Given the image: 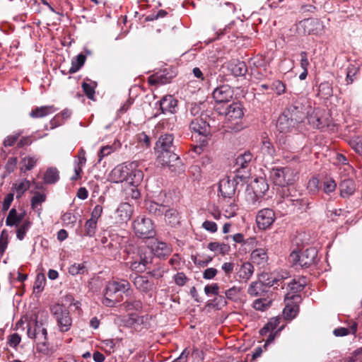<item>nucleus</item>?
Returning a JSON list of instances; mask_svg holds the SVG:
<instances>
[{
    "label": "nucleus",
    "instance_id": "nucleus-1",
    "mask_svg": "<svg viewBox=\"0 0 362 362\" xmlns=\"http://www.w3.org/2000/svg\"><path fill=\"white\" fill-rule=\"evenodd\" d=\"M154 148L158 153V158L162 165L167 166L174 173L180 174L185 171L180 158L175 153L173 134H161L158 137Z\"/></svg>",
    "mask_w": 362,
    "mask_h": 362
},
{
    "label": "nucleus",
    "instance_id": "nucleus-2",
    "mask_svg": "<svg viewBox=\"0 0 362 362\" xmlns=\"http://www.w3.org/2000/svg\"><path fill=\"white\" fill-rule=\"evenodd\" d=\"M28 337L34 339L37 342V351L40 353H47L49 350V344L47 339V331L43 327V323L39 322L37 318L33 321V325L28 324L27 330Z\"/></svg>",
    "mask_w": 362,
    "mask_h": 362
},
{
    "label": "nucleus",
    "instance_id": "nucleus-3",
    "mask_svg": "<svg viewBox=\"0 0 362 362\" xmlns=\"http://www.w3.org/2000/svg\"><path fill=\"white\" fill-rule=\"evenodd\" d=\"M224 115L226 119L228 121V124L226 127V131L239 132L243 129V124L240 120L244 115L243 108L240 103H233L229 105L226 110L220 112Z\"/></svg>",
    "mask_w": 362,
    "mask_h": 362
},
{
    "label": "nucleus",
    "instance_id": "nucleus-4",
    "mask_svg": "<svg viewBox=\"0 0 362 362\" xmlns=\"http://www.w3.org/2000/svg\"><path fill=\"white\" fill-rule=\"evenodd\" d=\"M317 251L314 247L300 251H293L289 255V262L296 269L308 268L315 264Z\"/></svg>",
    "mask_w": 362,
    "mask_h": 362
},
{
    "label": "nucleus",
    "instance_id": "nucleus-5",
    "mask_svg": "<svg viewBox=\"0 0 362 362\" xmlns=\"http://www.w3.org/2000/svg\"><path fill=\"white\" fill-rule=\"evenodd\" d=\"M296 177L294 170L289 167L272 168L270 170V178L274 184L281 187L293 184Z\"/></svg>",
    "mask_w": 362,
    "mask_h": 362
},
{
    "label": "nucleus",
    "instance_id": "nucleus-6",
    "mask_svg": "<svg viewBox=\"0 0 362 362\" xmlns=\"http://www.w3.org/2000/svg\"><path fill=\"white\" fill-rule=\"evenodd\" d=\"M51 313L57 321L59 331L68 332L72 325V318L69 310L64 305L57 303L51 308Z\"/></svg>",
    "mask_w": 362,
    "mask_h": 362
},
{
    "label": "nucleus",
    "instance_id": "nucleus-7",
    "mask_svg": "<svg viewBox=\"0 0 362 362\" xmlns=\"http://www.w3.org/2000/svg\"><path fill=\"white\" fill-rule=\"evenodd\" d=\"M133 228L135 235L139 238H151L156 235L152 221L145 216H138L134 221Z\"/></svg>",
    "mask_w": 362,
    "mask_h": 362
},
{
    "label": "nucleus",
    "instance_id": "nucleus-8",
    "mask_svg": "<svg viewBox=\"0 0 362 362\" xmlns=\"http://www.w3.org/2000/svg\"><path fill=\"white\" fill-rule=\"evenodd\" d=\"M305 101V98H298L294 100L293 103L284 111L285 114L292 118L298 124L303 122L308 113L306 107L303 104Z\"/></svg>",
    "mask_w": 362,
    "mask_h": 362
},
{
    "label": "nucleus",
    "instance_id": "nucleus-9",
    "mask_svg": "<svg viewBox=\"0 0 362 362\" xmlns=\"http://www.w3.org/2000/svg\"><path fill=\"white\" fill-rule=\"evenodd\" d=\"M176 76V69L172 66H168L149 76L148 82L149 84L154 86L165 85L170 83Z\"/></svg>",
    "mask_w": 362,
    "mask_h": 362
},
{
    "label": "nucleus",
    "instance_id": "nucleus-10",
    "mask_svg": "<svg viewBox=\"0 0 362 362\" xmlns=\"http://www.w3.org/2000/svg\"><path fill=\"white\" fill-rule=\"evenodd\" d=\"M252 154L246 151L238 156L235 160V177L240 181L244 180L250 176V163L252 159Z\"/></svg>",
    "mask_w": 362,
    "mask_h": 362
},
{
    "label": "nucleus",
    "instance_id": "nucleus-11",
    "mask_svg": "<svg viewBox=\"0 0 362 362\" xmlns=\"http://www.w3.org/2000/svg\"><path fill=\"white\" fill-rule=\"evenodd\" d=\"M189 128L193 132L197 133L201 136L200 142L203 144H207L208 139L211 136V128L209 123L202 118V116L192 119Z\"/></svg>",
    "mask_w": 362,
    "mask_h": 362
},
{
    "label": "nucleus",
    "instance_id": "nucleus-12",
    "mask_svg": "<svg viewBox=\"0 0 362 362\" xmlns=\"http://www.w3.org/2000/svg\"><path fill=\"white\" fill-rule=\"evenodd\" d=\"M151 316L149 315H139L136 313H129L127 315L126 324L135 330H141L150 327Z\"/></svg>",
    "mask_w": 362,
    "mask_h": 362
},
{
    "label": "nucleus",
    "instance_id": "nucleus-13",
    "mask_svg": "<svg viewBox=\"0 0 362 362\" xmlns=\"http://www.w3.org/2000/svg\"><path fill=\"white\" fill-rule=\"evenodd\" d=\"M306 285L305 279L303 281H297L292 279L287 285V289L289 291L284 296V301L291 300L295 303H298L301 300L300 296L298 294L301 292Z\"/></svg>",
    "mask_w": 362,
    "mask_h": 362
},
{
    "label": "nucleus",
    "instance_id": "nucleus-14",
    "mask_svg": "<svg viewBox=\"0 0 362 362\" xmlns=\"http://www.w3.org/2000/svg\"><path fill=\"white\" fill-rule=\"evenodd\" d=\"M234 91L228 84L218 86L212 91V98L216 103H226L231 100Z\"/></svg>",
    "mask_w": 362,
    "mask_h": 362
},
{
    "label": "nucleus",
    "instance_id": "nucleus-15",
    "mask_svg": "<svg viewBox=\"0 0 362 362\" xmlns=\"http://www.w3.org/2000/svg\"><path fill=\"white\" fill-rule=\"evenodd\" d=\"M134 167V165H133ZM132 170L130 162H125L115 167L110 174V180L115 183L126 182L129 171Z\"/></svg>",
    "mask_w": 362,
    "mask_h": 362
},
{
    "label": "nucleus",
    "instance_id": "nucleus-16",
    "mask_svg": "<svg viewBox=\"0 0 362 362\" xmlns=\"http://www.w3.org/2000/svg\"><path fill=\"white\" fill-rule=\"evenodd\" d=\"M275 221L274 211L269 208H265L258 211L256 216V222L261 230L269 228Z\"/></svg>",
    "mask_w": 362,
    "mask_h": 362
},
{
    "label": "nucleus",
    "instance_id": "nucleus-17",
    "mask_svg": "<svg viewBox=\"0 0 362 362\" xmlns=\"http://www.w3.org/2000/svg\"><path fill=\"white\" fill-rule=\"evenodd\" d=\"M238 180L235 176L232 180L227 177L220 180L218 190L223 197L231 198L235 194Z\"/></svg>",
    "mask_w": 362,
    "mask_h": 362
},
{
    "label": "nucleus",
    "instance_id": "nucleus-18",
    "mask_svg": "<svg viewBox=\"0 0 362 362\" xmlns=\"http://www.w3.org/2000/svg\"><path fill=\"white\" fill-rule=\"evenodd\" d=\"M323 112L320 110H315L311 113L308 111L306 117L309 124L314 128L322 129L329 125V121L323 115Z\"/></svg>",
    "mask_w": 362,
    "mask_h": 362
},
{
    "label": "nucleus",
    "instance_id": "nucleus-19",
    "mask_svg": "<svg viewBox=\"0 0 362 362\" xmlns=\"http://www.w3.org/2000/svg\"><path fill=\"white\" fill-rule=\"evenodd\" d=\"M299 25L306 35H317L322 30V22L317 18H306L300 21Z\"/></svg>",
    "mask_w": 362,
    "mask_h": 362
},
{
    "label": "nucleus",
    "instance_id": "nucleus-20",
    "mask_svg": "<svg viewBox=\"0 0 362 362\" xmlns=\"http://www.w3.org/2000/svg\"><path fill=\"white\" fill-rule=\"evenodd\" d=\"M129 279L132 281L136 288L141 293H148L153 290V282L149 281L145 276L131 274Z\"/></svg>",
    "mask_w": 362,
    "mask_h": 362
},
{
    "label": "nucleus",
    "instance_id": "nucleus-21",
    "mask_svg": "<svg viewBox=\"0 0 362 362\" xmlns=\"http://www.w3.org/2000/svg\"><path fill=\"white\" fill-rule=\"evenodd\" d=\"M124 238V237L117 234L110 235V241L103 248L105 255L111 257L115 256L122 248V241Z\"/></svg>",
    "mask_w": 362,
    "mask_h": 362
},
{
    "label": "nucleus",
    "instance_id": "nucleus-22",
    "mask_svg": "<svg viewBox=\"0 0 362 362\" xmlns=\"http://www.w3.org/2000/svg\"><path fill=\"white\" fill-rule=\"evenodd\" d=\"M297 126L298 124L296 123L292 118L289 117L284 112L279 117L276 122V128L280 133L286 134L291 132L297 127Z\"/></svg>",
    "mask_w": 362,
    "mask_h": 362
},
{
    "label": "nucleus",
    "instance_id": "nucleus-23",
    "mask_svg": "<svg viewBox=\"0 0 362 362\" xmlns=\"http://www.w3.org/2000/svg\"><path fill=\"white\" fill-rule=\"evenodd\" d=\"M339 195L343 199H347L354 194L356 190L355 181L349 177L343 178L339 184Z\"/></svg>",
    "mask_w": 362,
    "mask_h": 362
},
{
    "label": "nucleus",
    "instance_id": "nucleus-24",
    "mask_svg": "<svg viewBox=\"0 0 362 362\" xmlns=\"http://www.w3.org/2000/svg\"><path fill=\"white\" fill-rule=\"evenodd\" d=\"M133 213V207L127 202L121 203L115 212L117 223H127L131 218Z\"/></svg>",
    "mask_w": 362,
    "mask_h": 362
},
{
    "label": "nucleus",
    "instance_id": "nucleus-25",
    "mask_svg": "<svg viewBox=\"0 0 362 362\" xmlns=\"http://www.w3.org/2000/svg\"><path fill=\"white\" fill-rule=\"evenodd\" d=\"M130 165L132 166V170L129 171L127 175L126 182L130 184L133 187H137L144 179V173L141 168H139V163L138 161L130 162Z\"/></svg>",
    "mask_w": 362,
    "mask_h": 362
},
{
    "label": "nucleus",
    "instance_id": "nucleus-26",
    "mask_svg": "<svg viewBox=\"0 0 362 362\" xmlns=\"http://www.w3.org/2000/svg\"><path fill=\"white\" fill-rule=\"evenodd\" d=\"M259 279L266 288H270L276 285L277 286H281V287L284 288L285 284H283V283L284 279H286V276L283 275L275 276L273 274L262 273L259 276Z\"/></svg>",
    "mask_w": 362,
    "mask_h": 362
},
{
    "label": "nucleus",
    "instance_id": "nucleus-27",
    "mask_svg": "<svg viewBox=\"0 0 362 362\" xmlns=\"http://www.w3.org/2000/svg\"><path fill=\"white\" fill-rule=\"evenodd\" d=\"M124 252L127 254V262L125 264L128 268L138 273H142L146 270L143 264L141 263L139 259L137 260L136 255H132V250L131 248H126Z\"/></svg>",
    "mask_w": 362,
    "mask_h": 362
},
{
    "label": "nucleus",
    "instance_id": "nucleus-28",
    "mask_svg": "<svg viewBox=\"0 0 362 362\" xmlns=\"http://www.w3.org/2000/svg\"><path fill=\"white\" fill-rule=\"evenodd\" d=\"M25 214L26 212L24 210L18 213L16 208H12L6 218V225L9 227L17 228L25 220Z\"/></svg>",
    "mask_w": 362,
    "mask_h": 362
},
{
    "label": "nucleus",
    "instance_id": "nucleus-29",
    "mask_svg": "<svg viewBox=\"0 0 362 362\" xmlns=\"http://www.w3.org/2000/svg\"><path fill=\"white\" fill-rule=\"evenodd\" d=\"M159 105L162 113H175L177 106V100L173 95H166L159 101Z\"/></svg>",
    "mask_w": 362,
    "mask_h": 362
},
{
    "label": "nucleus",
    "instance_id": "nucleus-30",
    "mask_svg": "<svg viewBox=\"0 0 362 362\" xmlns=\"http://www.w3.org/2000/svg\"><path fill=\"white\" fill-rule=\"evenodd\" d=\"M228 69L235 77L244 76L247 72L245 62L239 60H232L228 64Z\"/></svg>",
    "mask_w": 362,
    "mask_h": 362
},
{
    "label": "nucleus",
    "instance_id": "nucleus-31",
    "mask_svg": "<svg viewBox=\"0 0 362 362\" xmlns=\"http://www.w3.org/2000/svg\"><path fill=\"white\" fill-rule=\"evenodd\" d=\"M151 252L159 258H165L169 256L172 252L170 245L164 242L156 241L151 246Z\"/></svg>",
    "mask_w": 362,
    "mask_h": 362
},
{
    "label": "nucleus",
    "instance_id": "nucleus-32",
    "mask_svg": "<svg viewBox=\"0 0 362 362\" xmlns=\"http://www.w3.org/2000/svg\"><path fill=\"white\" fill-rule=\"evenodd\" d=\"M132 255H135L137 260L139 259L144 267L146 269L147 265L151 262V252L146 247H132Z\"/></svg>",
    "mask_w": 362,
    "mask_h": 362
},
{
    "label": "nucleus",
    "instance_id": "nucleus-33",
    "mask_svg": "<svg viewBox=\"0 0 362 362\" xmlns=\"http://www.w3.org/2000/svg\"><path fill=\"white\" fill-rule=\"evenodd\" d=\"M250 259L252 263L262 267H264L268 261V255L266 250L263 248L254 250L250 255Z\"/></svg>",
    "mask_w": 362,
    "mask_h": 362
},
{
    "label": "nucleus",
    "instance_id": "nucleus-34",
    "mask_svg": "<svg viewBox=\"0 0 362 362\" xmlns=\"http://www.w3.org/2000/svg\"><path fill=\"white\" fill-rule=\"evenodd\" d=\"M165 205L160 204L152 200H146L144 202V208L151 215L155 216H163L164 211H165Z\"/></svg>",
    "mask_w": 362,
    "mask_h": 362
},
{
    "label": "nucleus",
    "instance_id": "nucleus-35",
    "mask_svg": "<svg viewBox=\"0 0 362 362\" xmlns=\"http://www.w3.org/2000/svg\"><path fill=\"white\" fill-rule=\"evenodd\" d=\"M252 189L256 197H262L269 189V185L263 178L255 179Z\"/></svg>",
    "mask_w": 362,
    "mask_h": 362
},
{
    "label": "nucleus",
    "instance_id": "nucleus-36",
    "mask_svg": "<svg viewBox=\"0 0 362 362\" xmlns=\"http://www.w3.org/2000/svg\"><path fill=\"white\" fill-rule=\"evenodd\" d=\"M254 273V267L249 262H243L237 272L238 276L243 281L247 282Z\"/></svg>",
    "mask_w": 362,
    "mask_h": 362
},
{
    "label": "nucleus",
    "instance_id": "nucleus-37",
    "mask_svg": "<svg viewBox=\"0 0 362 362\" xmlns=\"http://www.w3.org/2000/svg\"><path fill=\"white\" fill-rule=\"evenodd\" d=\"M55 110L56 109L53 105L37 107L31 110L29 115L32 118H40L54 112Z\"/></svg>",
    "mask_w": 362,
    "mask_h": 362
},
{
    "label": "nucleus",
    "instance_id": "nucleus-38",
    "mask_svg": "<svg viewBox=\"0 0 362 362\" xmlns=\"http://www.w3.org/2000/svg\"><path fill=\"white\" fill-rule=\"evenodd\" d=\"M122 308L126 311L141 312L143 309V302L140 299L130 298L127 299L122 304Z\"/></svg>",
    "mask_w": 362,
    "mask_h": 362
},
{
    "label": "nucleus",
    "instance_id": "nucleus-39",
    "mask_svg": "<svg viewBox=\"0 0 362 362\" xmlns=\"http://www.w3.org/2000/svg\"><path fill=\"white\" fill-rule=\"evenodd\" d=\"M59 180V172L55 167L48 168L43 176V181L45 184L53 185Z\"/></svg>",
    "mask_w": 362,
    "mask_h": 362
},
{
    "label": "nucleus",
    "instance_id": "nucleus-40",
    "mask_svg": "<svg viewBox=\"0 0 362 362\" xmlns=\"http://www.w3.org/2000/svg\"><path fill=\"white\" fill-rule=\"evenodd\" d=\"M30 187V182L27 179H23L18 183L13 184L11 190L16 193V199H20Z\"/></svg>",
    "mask_w": 362,
    "mask_h": 362
},
{
    "label": "nucleus",
    "instance_id": "nucleus-41",
    "mask_svg": "<svg viewBox=\"0 0 362 362\" xmlns=\"http://www.w3.org/2000/svg\"><path fill=\"white\" fill-rule=\"evenodd\" d=\"M165 222L170 226L175 227L180 223V216L177 211L175 209H167L164 211Z\"/></svg>",
    "mask_w": 362,
    "mask_h": 362
},
{
    "label": "nucleus",
    "instance_id": "nucleus-42",
    "mask_svg": "<svg viewBox=\"0 0 362 362\" xmlns=\"http://www.w3.org/2000/svg\"><path fill=\"white\" fill-rule=\"evenodd\" d=\"M38 158L35 156H28L22 158L21 171L25 173L34 168L37 165Z\"/></svg>",
    "mask_w": 362,
    "mask_h": 362
},
{
    "label": "nucleus",
    "instance_id": "nucleus-43",
    "mask_svg": "<svg viewBox=\"0 0 362 362\" xmlns=\"http://www.w3.org/2000/svg\"><path fill=\"white\" fill-rule=\"evenodd\" d=\"M96 87L97 83L88 78H86L82 83L83 90L87 98L90 100H94L95 93V90Z\"/></svg>",
    "mask_w": 362,
    "mask_h": 362
},
{
    "label": "nucleus",
    "instance_id": "nucleus-44",
    "mask_svg": "<svg viewBox=\"0 0 362 362\" xmlns=\"http://www.w3.org/2000/svg\"><path fill=\"white\" fill-rule=\"evenodd\" d=\"M266 291V287L259 279L257 281L252 282L247 289L248 294L252 297L260 296Z\"/></svg>",
    "mask_w": 362,
    "mask_h": 362
},
{
    "label": "nucleus",
    "instance_id": "nucleus-45",
    "mask_svg": "<svg viewBox=\"0 0 362 362\" xmlns=\"http://www.w3.org/2000/svg\"><path fill=\"white\" fill-rule=\"evenodd\" d=\"M288 202L291 203L293 206H298V208L300 209L306 210L310 208L308 200L305 198L292 199L287 197L284 201L279 202L278 204L281 207L284 203L288 204Z\"/></svg>",
    "mask_w": 362,
    "mask_h": 362
},
{
    "label": "nucleus",
    "instance_id": "nucleus-46",
    "mask_svg": "<svg viewBox=\"0 0 362 362\" xmlns=\"http://www.w3.org/2000/svg\"><path fill=\"white\" fill-rule=\"evenodd\" d=\"M332 85L328 81H324L320 83L317 95L322 98L328 99L332 95Z\"/></svg>",
    "mask_w": 362,
    "mask_h": 362
},
{
    "label": "nucleus",
    "instance_id": "nucleus-47",
    "mask_svg": "<svg viewBox=\"0 0 362 362\" xmlns=\"http://www.w3.org/2000/svg\"><path fill=\"white\" fill-rule=\"evenodd\" d=\"M358 325L356 322H353L349 328L338 327L334 329L333 334L336 337H344L349 334H355L357 331Z\"/></svg>",
    "mask_w": 362,
    "mask_h": 362
},
{
    "label": "nucleus",
    "instance_id": "nucleus-48",
    "mask_svg": "<svg viewBox=\"0 0 362 362\" xmlns=\"http://www.w3.org/2000/svg\"><path fill=\"white\" fill-rule=\"evenodd\" d=\"M279 323V318L274 317L270 319V320L259 330V334L261 336H266L269 332H274V330L277 329Z\"/></svg>",
    "mask_w": 362,
    "mask_h": 362
},
{
    "label": "nucleus",
    "instance_id": "nucleus-49",
    "mask_svg": "<svg viewBox=\"0 0 362 362\" xmlns=\"http://www.w3.org/2000/svg\"><path fill=\"white\" fill-rule=\"evenodd\" d=\"M32 223L29 219L24 220L21 225L17 227L16 230V238L19 240H23L27 232L31 228Z\"/></svg>",
    "mask_w": 362,
    "mask_h": 362
},
{
    "label": "nucleus",
    "instance_id": "nucleus-50",
    "mask_svg": "<svg viewBox=\"0 0 362 362\" xmlns=\"http://www.w3.org/2000/svg\"><path fill=\"white\" fill-rule=\"evenodd\" d=\"M86 61V56L83 54H79L76 57L72 59L71 66L69 69V74H74L77 72L84 64Z\"/></svg>",
    "mask_w": 362,
    "mask_h": 362
},
{
    "label": "nucleus",
    "instance_id": "nucleus-51",
    "mask_svg": "<svg viewBox=\"0 0 362 362\" xmlns=\"http://www.w3.org/2000/svg\"><path fill=\"white\" fill-rule=\"evenodd\" d=\"M112 284L115 286L117 292L122 291L124 293L129 295L131 290V285L129 282L126 279H120L119 281H111Z\"/></svg>",
    "mask_w": 362,
    "mask_h": 362
},
{
    "label": "nucleus",
    "instance_id": "nucleus-52",
    "mask_svg": "<svg viewBox=\"0 0 362 362\" xmlns=\"http://www.w3.org/2000/svg\"><path fill=\"white\" fill-rule=\"evenodd\" d=\"M285 302L286 303V305L283 310V313H284L285 317L289 318V319L294 318L296 316L298 310V306L296 305H293V306H291L290 305V303H295L294 301L288 300V301H285Z\"/></svg>",
    "mask_w": 362,
    "mask_h": 362
},
{
    "label": "nucleus",
    "instance_id": "nucleus-53",
    "mask_svg": "<svg viewBox=\"0 0 362 362\" xmlns=\"http://www.w3.org/2000/svg\"><path fill=\"white\" fill-rule=\"evenodd\" d=\"M358 71V66L356 64H350L346 68V84L352 83L355 80V76Z\"/></svg>",
    "mask_w": 362,
    "mask_h": 362
},
{
    "label": "nucleus",
    "instance_id": "nucleus-54",
    "mask_svg": "<svg viewBox=\"0 0 362 362\" xmlns=\"http://www.w3.org/2000/svg\"><path fill=\"white\" fill-rule=\"evenodd\" d=\"M261 150L264 154L270 157L273 158L276 155L275 148L269 140L262 141Z\"/></svg>",
    "mask_w": 362,
    "mask_h": 362
},
{
    "label": "nucleus",
    "instance_id": "nucleus-55",
    "mask_svg": "<svg viewBox=\"0 0 362 362\" xmlns=\"http://www.w3.org/2000/svg\"><path fill=\"white\" fill-rule=\"evenodd\" d=\"M272 304V300L267 298H258L253 302V308L256 310L264 311Z\"/></svg>",
    "mask_w": 362,
    "mask_h": 362
},
{
    "label": "nucleus",
    "instance_id": "nucleus-56",
    "mask_svg": "<svg viewBox=\"0 0 362 362\" xmlns=\"http://www.w3.org/2000/svg\"><path fill=\"white\" fill-rule=\"evenodd\" d=\"M97 221L88 219L85 223V235L88 237H93L97 228Z\"/></svg>",
    "mask_w": 362,
    "mask_h": 362
},
{
    "label": "nucleus",
    "instance_id": "nucleus-57",
    "mask_svg": "<svg viewBox=\"0 0 362 362\" xmlns=\"http://www.w3.org/2000/svg\"><path fill=\"white\" fill-rule=\"evenodd\" d=\"M46 279L44 274L39 273L37 274L35 281L33 285L34 291L40 293L42 291L45 285Z\"/></svg>",
    "mask_w": 362,
    "mask_h": 362
},
{
    "label": "nucleus",
    "instance_id": "nucleus-58",
    "mask_svg": "<svg viewBox=\"0 0 362 362\" xmlns=\"http://www.w3.org/2000/svg\"><path fill=\"white\" fill-rule=\"evenodd\" d=\"M270 88L275 91L278 95H281L286 91V85L279 80H276L272 82Z\"/></svg>",
    "mask_w": 362,
    "mask_h": 362
},
{
    "label": "nucleus",
    "instance_id": "nucleus-59",
    "mask_svg": "<svg viewBox=\"0 0 362 362\" xmlns=\"http://www.w3.org/2000/svg\"><path fill=\"white\" fill-rule=\"evenodd\" d=\"M61 219L65 226H74L76 221V217L74 214H73L71 212H66L62 215Z\"/></svg>",
    "mask_w": 362,
    "mask_h": 362
},
{
    "label": "nucleus",
    "instance_id": "nucleus-60",
    "mask_svg": "<svg viewBox=\"0 0 362 362\" xmlns=\"http://www.w3.org/2000/svg\"><path fill=\"white\" fill-rule=\"evenodd\" d=\"M86 272V267L83 264L74 263L69 267V273L72 276H76L79 274H84Z\"/></svg>",
    "mask_w": 362,
    "mask_h": 362
},
{
    "label": "nucleus",
    "instance_id": "nucleus-61",
    "mask_svg": "<svg viewBox=\"0 0 362 362\" xmlns=\"http://www.w3.org/2000/svg\"><path fill=\"white\" fill-rule=\"evenodd\" d=\"M337 188V183L332 178H328L323 182V191L326 194L333 192Z\"/></svg>",
    "mask_w": 362,
    "mask_h": 362
},
{
    "label": "nucleus",
    "instance_id": "nucleus-62",
    "mask_svg": "<svg viewBox=\"0 0 362 362\" xmlns=\"http://www.w3.org/2000/svg\"><path fill=\"white\" fill-rule=\"evenodd\" d=\"M21 341V337L18 333H13L8 337L7 344L12 348L16 349Z\"/></svg>",
    "mask_w": 362,
    "mask_h": 362
},
{
    "label": "nucleus",
    "instance_id": "nucleus-63",
    "mask_svg": "<svg viewBox=\"0 0 362 362\" xmlns=\"http://www.w3.org/2000/svg\"><path fill=\"white\" fill-rule=\"evenodd\" d=\"M240 292L239 287L233 286L225 291V295L228 300H235L238 298Z\"/></svg>",
    "mask_w": 362,
    "mask_h": 362
},
{
    "label": "nucleus",
    "instance_id": "nucleus-64",
    "mask_svg": "<svg viewBox=\"0 0 362 362\" xmlns=\"http://www.w3.org/2000/svg\"><path fill=\"white\" fill-rule=\"evenodd\" d=\"M349 144L358 154L362 156V137L351 140Z\"/></svg>",
    "mask_w": 362,
    "mask_h": 362
}]
</instances>
